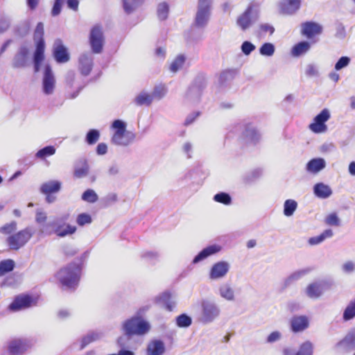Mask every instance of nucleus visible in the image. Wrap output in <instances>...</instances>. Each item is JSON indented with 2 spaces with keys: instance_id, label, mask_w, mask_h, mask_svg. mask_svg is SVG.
I'll return each mask as SVG.
<instances>
[{
  "instance_id": "obj_26",
  "label": "nucleus",
  "mask_w": 355,
  "mask_h": 355,
  "mask_svg": "<svg viewBox=\"0 0 355 355\" xmlns=\"http://www.w3.org/2000/svg\"><path fill=\"white\" fill-rule=\"evenodd\" d=\"M291 329L294 332L303 331L309 325V318L305 315L293 317L291 320Z\"/></svg>"
},
{
  "instance_id": "obj_59",
  "label": "nucleus",
  "mask_w": 355,
  "mask_h": 355,
  "mask_svg": "<svg viewBox=\"0 0 355 355\" xmlns=\"http://www.w3.org/2000/svg\"><path fill=\"white\" fill-rule=\"evenodd\" d=\"M46 219L47 215L46 212H44L42 209H37L36 211L35 220L37 223H43L46 220Z\"/></svg>"
},
{
  "instance_id": "obj_45",
  "label": "nucleus",
  "mask_w": 355,
  "mask_h": 355,
  "mask_svg": "<svg viewBox=\"0 0 355 355\" xmlns=\"http://www.w3.org/2000/svg\"><path fill=\"white\" fill-rule=\"evenodd\" d=\"M168 13V5L166 2L159 3L157 6V15L159 20H166Z\"/></svg>"
},
{
  "instance_id": "obj_38",
  "label": "nucleus",
  "mask_w": 355,
  "mask_h": 355,
  "mask_svg": "<svg viewBox=\"0 0 355 355\" xmlns=\"http://www.w3.org/2000/svg\"><path fill=\"white\" fill-rule=\"evenodd\" d=\"M297 202L293 200L288 199L284 202V214L287 216H291L297 209Z\"/></svg>"
},
{
  "instance_id": "obj_36",
  "label": "nucleus",
  "mask_w": 355,
  "mask_h": 355,
  "mask_svg": "<svg viewBox=\"0 0 355 355\" xmlns=\"http://www.w3.org/2000/svg\"><path fill=\"white\" fill-rule=\"evenodd\" d=\"M123 8L124 11L129 14L132 12L135 9L141 6L144 0H122Z\"/></svg>"
},
{
  "instance_id": "obj_42",
  "label": "nucleus",
  "mask_w": 355,
  "mask_h": 355,
  "mask_svg": "<svg viewBox=\"0 0 355 355\" xmlns=\"http://www.w3.org/2000/svg\"><path fill=\"white\" fill-rule=\"evenodd\" d=\"M324 223L330 226L338 227L340 225V219L336 212H331L326 216Z\"/></svg>"
},
{
  "instance_id": "obj_62",
  "label": "nucleus",
  "mask_w": 355,
  "mask_h": 355,
  "mask_svg": "<svg viewBox=\"0 0 355 355\" xmlns=\"http://www.w3.org/2000/svg\"><path fill=\"white\" fill-rule=\"evenodd\" d=\"M323 239L320 235L313 236L309 239L308 243L311 245H315L323 242Z\"/></svg>"
},
{
  "instance_id": "obj_20",
  "label": "nucleus",
  "mask_w": 355,
  "mask_h": 355,
  "mask_svg": "<svg viewBox=\"0 0 355 355\" xmlns=\"http://www.w3.org/2000/svg\"><path fill=\"white\" fill-rule=\"evenodd\" d=\"M104 42L103 32L99 26H96L92 28L90 33V44L94 53H98L101 51Z\"/></svg>"
},
{
  "instance_id": "obj_23",
  "label": "nucleus",
  "mask_w": 355,
  "mask_h": 355,
  "mask_svg": "<svg viewBox=\"0 0 355 355\" xmlns=\"http://www.w3.org/2000/svg\"><path fill=\"white\" fill-rule=\"evenodd\" d=\"M327 163L324 159L317 157L311 159L306 164V171L312 175H317L325 168Z\"/></svg>"
},
{
  "instance_id": "obj_7",
  "label": "nucleus",
  "mask_w": 355,
  "mask_h": 355,
  "mask_svg": "<svg viewBox=\"0 0 355 355\" xmlns=\"http://www.w3.org/2000/svg\"><path fill=\"white\" fill-rule=\"evenodd\" d=\"M331 111L324 108L313 119L309 125V129L315 134H324L327 132L328 126L326 123L331 119Z\"/></svg>"
},
{
  "instance_id": "obj_52",
  "label": "nucleus",
  "mask_w": 355,
  "mask_h": 355,
  "mask_svg": "<svg viewBox=\"0 0 355 355\" xmlns=\"http://www.w3.org/2000/svg\"><path fill=\"white\" fill-rule=\"evenodd\" d=\"M82 198L85 201L89 202H94L97 200L98 198L95 191L92 189H88L86 191H85L84 193L83 194Z\"/></svg>"
},
{
  "instance_id": "obj_41",
  "label": "nucleus",
  "mask_w": 355,
  "mask_h": 355,
  "mask_svg": "<svg viewBox=\"0 0 355 355\" xmlns=\"http://www.w3.org/2000/svg\"><path fill=\"white\" fill-rule=\"evenodd\" d=\"M214 200L225 205H230L232 203L231 196L228 193L224 192L216 193L214 196Z\"/></svg>"
},
{
  "instance_id": "obj_18",
  "label": "nucleus",
  "mask_w": 355,
  "mask_h": 355,
  "mask_svg": "<svg viewBox=\"0 0 355 355\" xmlns=\"http://www.w3.org/2000/svg\"><path fill=\"white\" fill-rule=\"evenodd\" d=\"M301 0H280L277 8L281 14L291 15L299 10Z\"/></svg>"
},
{
  "instance_id": "obj_9",
  "label": "nucleus",
  "mask_w": 355,
  "mask_h": 355,
  "mask_svg": "<svg viewBox=\"0 0 355 355\" xmlns=\"http://www.w3.org/2000/svg\"><path fill=\"white\" fill-rule=\"evenodd\" d=\"M33 233L30 228H26L10 236L7 243L12 250H18L24 246L32 237Z\"/></svg>"
},
{
  "instance_id": "obj_12",
  "label": "nucleus",
  "mask_w": 355,
  "mask_h": 355,
  "mask_svg": "<svg viewBox=\"0 0 355 355\" xmlns=\"http://www.w3.org/2000/svg\"><path fill=\"white\" fill-rule=\"evenodd\" d=\"M32 347L30 340L26 339L15 338L8 343V351L11 355H18L24 353Z\"/></svg>"
},
{
  "instance_id": "obj_33",
  "label": "nucleus",
  "mask_w": 355,
  "mask_h": 355,
  "mask_svg": "<svg viewBox=\"0 0 355 355\" xmlns=\"http://www.w3.org/2000/svg\"><path fill=\"white\" fill-rule=\"evenodd\" d=\"M61 187V182L56 180H51L44 183L41 187V191L44 194L58 192Z\"/></svg>"
},
{
  "instance_id": "obj_15",
  "label": "nucleus",
  "mask_w": 355,
  "mask_h": 355,
  "mask_svg": "<svg viewBox=\"0 0 355 355\" xmlns=\"http://www.w3.org/2000/svg\"><path fill=\"white\" fill-rule=\"evenodd\" d=\"M53 55L55 61L58 63H66L70 60L68 49L60 39L54 42Z\"/></svg>"
},
{
  "instance_id": "obj_48",
  "label": "nucleus",
  "mask_w": 355,
  "mask_h": 355,
  "mask_svg": "<svg viewBox=\"0 0 355 355\" xmlns=\"http://www.w3.org/2000/svg\"><path fill=\"white\" fill-rule=\"evenodd\" d=\"M275 31V28L269 24H261L259 27L260 36L271 35Z\"/></svg>"
},
{
  "instance_id": "obj_8",
  "label": "nucleus",
  "mask_w": 355,
  "mask_h": 355,
  "mask_svg": "<svg viewBox=\"0 0 355 355\" xmlns=\"http://www.w3.org/2000/svg\"><path fill=\"white\" fill-rule=\"evenodd\" d=\"M56 88V80L52 68L46 64L42 73V92L45 95H52Z\"/></svg>"
},
{
  "instance_id": "obj_6",
  "label": "nucleus",
  "mask_w": 355,
  "mask_h": 355,
  "mask_svg": "<svg viewBox=\"0 0 355 355\" xmlns=\"http://www.w3.org/2000/svg\"><path fill=\"white\" fill-rule=\"evenodd\" d=\"M80 269L73 264L59 271L58 277L60 282L68 288H73L78 282Z\"/></svg>"
},
{
  "instance_id": "obj_21",
  "label": "nucleus",
  "mask_w": 355,
  "mask_h": 355,
  "mask_svg": "<svg viewBox=\"0 0 355 355\" xmlns=\"http://www.w3.org/2000/svg\"><path fill=\"white\" fill-rule=\"evenodd\" d=\"M336 347L344 351L355 349V327L348 331L345 337L337 343Z\"/></svg>"
},
{
  "instance_id": "obj_55",
  "label": "nucleus",
  "mask_w": 355,
  "mask_h": 355,
  "mask_svg": "<svg viewBox=\"0 0 355 355\" xmlns=\"http://www.w3.org/2000/svg\"><path fill=\"white\" fill-rule=\"evenodd\" d=\"M99 132L96 130H91L87 135V141L89 144L96 143L99 139Z\"/></svg>"
},
{
  "instance_id": "obj_22",
  "label": "nucleus",
  "mask_w": 355,
  "mask_h": 355,
  "mask_svg": "<svg viewBox=\"0 0 355 355\" xmlns=\"http://www.w3.org/2000/svg\"><path fill=\"white\" fill-rule=\"evenodd\" d=\"M65 1L68 8L73 11L78 10L79 6L78 0H54V3L51 11V15L53 17L59 15L61 12L62 6Z\"/></svg>"
},
{
  "instance_id": "obj_30",
  "label": "nucleus",
  "mask_w": 355,
  "mask_h": 355,
  "mask_svg": "<svg viewBox=\"0 0 355 355\" xmlns=\"http://www.w3.org/2000/svg\"><path fill=\"white\" fill-rule=\"evenodd\" d=\"M92 60L91 55L84 53L80 55L79 63L80 70L82 74L87 76L90 73L92 67Z\"/></svg>"
},
{
  "instance_id": "obj_2",
  "label": "nucleus",
  "mask_w": 355,
  "mask_h": 355,
  "mask_svg": "<svg viewBox=\"0 0 355 355\" xmlns=\"http://www.w3.org/2000/svg\"><path fill=\"white\" fill-rule=\"evenodd\" d=\"M150 329V323L140 316H134L125 320L122 324V330L127 336H143Z\"/></svg>"
},
{
  "instance_id": "obj_25",
  "label": "nucleus",
  "mask_w": 355,
  "mask_h": 355,
  "mask_svg": "<svg viewBox=\"0 0 355 355\" xmlns=\"http://www.w3.org/2000/svg\"><path fill=\"white\" fill-rule=\"evenodd\" d=\"M259 10L250 5L246 10L239 17L237 22H254L259 19Z\"/></svg>"
},
{
  "instance_id": "obj_58",
  "label": "nucleus",
  "mask_w": 355,
  "mask_h": 355,
  "mask_svg": "<svg viewBox=\"0 0 355 355\" xmlns=\"http://www.w3.org/2000/svg\"><path fill=\"white\" fill-rule=\"evenodd\" d=\"M305 73L309 76H316L319 74L317 67L313 64L306 66Z\"/></svg>"
},
{
  "instance_id": "obj_64",
  "label": "nucleus",
  "mask_w": 355,
  "mask_h": 355,
  "mask_svg": "<svg viewBox=\"0 0 355 355\" xmlns=\"http://www.w3.org/2000/svg\"><path fill=\"white\" fill-rule=\"evenodd\" d=\"M107 146L104 143H101L97 146L96 152L98 155H103L107 153Z\"/></svg>"
},
{
  "instance_id": "obj_51",
  "label": "nucleus",
  "mask_w": 355,
  "mask_h": 355,
  "mask_svg": "<svg viewBox=\"0 0 355 355\" xmlns=\"http://www.w3.org/2000/svg\"><path fill=\"white\" fill-rule=\"evenodd\" d=\"M17 230V223L15 221H12L10 223H6L3 225L0 231L1 233L5 234H9Z\"/></svg>"
},
{
  "instance_id": "obj_34",
  "label": "nucleus",
  "mask_w": 355,
  "mask_h": 355,
  "mask_svg": "<svg viewBox=\"0 0 355 355\" xmlns=\"http://www.w3.org/2000/svg\"><path fill=\"white\" fill-rule=\"evenodd\" d=\"M355 318V299L351 300L343 313V320L345 322L349 321Z\"/></svg>"
},
{
  "instance_id": "obj_57",
  "label": "nucleus",
  "mask_w": 355,
  "mask_h": 355,
  "mask_svg": "<svg viewBox=\"0 0 355 355\" xmlns=\"http://www.w3.org/2000/svg\"><path fill=\"white\" fill-rule=\"evenodd\" d=\"M281 338H282L281 332H279L278 331H272V333H270L268 336V337L266 338V342L268 343H275V342L279 340Z\"/></svg>"
},
{
  "instance_id": "obj_32",
  "label": "nucleus",
  "mask_w": 355,
  "mask_h": 355,
  "mask_svg": "<svg viewBox=\"0 0 355 355\" xmlns=\"http://www.w3.org/2000/svg\"><path fill=\"white\" fill-rule=\"evenodd\" d=\"M311 48L310 43L308 42H301L293 46L291 54L293 57H300L307 53Z\"/></svg>"
},
{
  "instance_id": "obj_46",
  "label": "nucleus",
  "mask_w": 355,
  "mask_h": 355,
  "mask_svg": "<svg viewBox=\"0 0 355 355\" xmlns=\"http://www.w3.org/2000/svg\"><path fill=\"white\" fill-rule=\"evenodd\" d=\"M89 172V166L86 163H83L80 166L76 168L74 171V175L78 178L85 177Z\"/></svg>"
},
{
  "instance_id": "obj_63",
  "label": "nucleus",
  "mask_w": 355,
  "mask_h": 355,
  "mask_svg": "<svg viewBox=\"0 0 355 355\" xmlns=\"http://www.w3.org/2000/svg\"><path fill=\"white\" fill-rule=\"evenodd\" d=\"M40 0H26V6L30 10H35L39 6Z\"/></svg>"
},
{
  "instance_id": "obj_37",
  "label": "nucleus",
  "mask_w": 355,
  "mask_h": 355,
  "mask_svg": "<svg viewBox=\"0 0 355 355\" xmlns=\"http://www.w3.org/2000/svg\"><path fill=\"white\" fill-rule=\"evenodd\" d=\"M243 135L248 141H256L259 139V134L252 125H248L244 131Z\"/></svg>"
},
{
  "instance_id": "obj_61",
  "label": "nucleus",
  "mask_w": 355,
  "mask_h": 355,
  "mask_svg": "<svg viewBox=\"0 0 355 355\" xmlns=\"http://www.w3.org/2000/svg\"><path fill=\"white\" fill-rule=\"evenodd\" d=\"M193 146L190 142H185L182 145V150L187 154L188 157H191V152H192Z\"/></svg>"
},
{
  "instance_id": "obj_5",
  "label": "nucleus",
  "mask_w": 355,
  "mask_h": 355,
  "mask_svg": "<svg viewBox=\"0 0 355 355\" xmlns=\"http://www.w3.org/2000/svg\"><path fill=\"white\" fill-rule=\"evenodd\" d=\"M76 227L75 226H72L59 220L49 223L48 224L43 225L40 229V232L42 234H51L52 233H55L60 237H64L67 235L72 234L76 232Z\"/></svg>"
},
{
  "instance_id": "obj_13",
  "label": "nucleus",
  "mask_w": 355,
  "mask_h": 355,
  "mask_svg": "<svg viewBox=\"0 0 355 355\" xmlns=\"http://www.w3.org/2000/svg\"><path fill=\"white\" fill-rule=\"evenodd\" d=\"M313 350L314 345L313 343L306 340L300 345L297 350L291 347H284L282 350V354L283 355H313Z\"/></svg>"
},
{
  "instance_id": "obj_10",
  "label": "nucleus",
  "mask_w": 355,
  "mask_h": 355,
  "mask_svg": "<svg viewBox=\"0 0 355 355\" xmlns=\"http://www.w3.org/2000/svg\"><path fill=\"white\" fill-rule=\"evenodd\" d=\"M328 288V283L325 281H315L309 284L304 289V295L311 300H318Z\"/></svg>"
},
{
  "instance_id": "obj_4",
  "label": "nucleus",
  "mask_w": 355,
  "mask_h": 355,
  "mask_svg": "<svg viewBox=\"0 0 355 355\" xmlns=\"http://www.w3.org/2000/svg\"><path fill=\"white\" fill-rule=\"evenodd\" d=\"M200 321L209 324L218 319L221 313L220 306L212 300L203 299L200 302Z\"/></svg>"
},
{
  "instance_id": "obj_44",
  "label": "nucleus",
  "mask_w": 355,
  "mask_h": 355,
  "mask_svg": "<svg viewBox=\"0 0 355 355\" xmlns=\"http://www.w3.org/2000/svg\"><path fill=\"white\" fill-rule=\"evenodd\" d=\"M275 51V46L269 42L263 44L259 49L260 54L268 57L273 55Z\"/></svg>"
},
{
  "instance_id": "obj_40",
  "label": "nucleus",
  "mask_w": 355,
  "mask_h": 355,
  "mask_svg": "<svg viewBox=\"0 0 355 355\" xmlns=\"http://www.w3.org/2000/svg\"><path fill=\"white\" fill-rule=\"evenodd\" d=\"M15 267V261L12 259H6L0 262V276L12 271Z\"/></svg>"
},
{
  "instance_id": "obj_43",
  "label": "nucleus",
  "mask_w": 355,
  "mask_h": 355,
  "mask_svg": "<svg viewBox=\"0 0 355 355\" xmlns=\"http://www.w3.org/2000/svg\"><path fill=\"white\" fill-rule=\"evenodd\" d=\"M191 318L186 314H182L176 318V324L179 327L181 328L189 327L191 324Z\"/></svg>"
},
{
  "instance_id": "obj_24",
  "label": "nucleus",
  "mask_w": 355,
  "mask_h": 355,
  "mask_svg": "<svg viewBox=\"0 0 355 355\" xmlns=\"http://www.w3.org/2000/svg\"><path fill=\"white\" fill-rule=\"evenodd\" d=\"M301 31L306 37L313 40L322 33V27L319 24H304Z\"/></svg>"
},
{
  "instance_id": "obj_1",
  "label": "nucleus",
  "mask_w": 355,
  "mask_h": 355,
  "mask_svg": "<svg viewBox=\"0 0 355 355\" xmlns=\"http://www.w3.org/2000/svg\"><path fill=\"white\" fill-rule=\"evenodd\" d=\"M110 130L112 132L111 141L115 145L127 146L135 140V134L127 130V123L121 119L114 120Z\"/></svg>"
},
{
  "instance_id": "obj_14",
  "label": "nucleus",
  "mask_w": 355,
  "mask_h": 355,
  "mask_svg": "<svg viewBox=\"0 0 355 355\" xmlns=\"http://www.w3.org/2000/svg\"><path fill=\"white\" fill-rule=\"evenodd\" d=\"M213 0H198L196 22H205L209 19Z\"/></svg>"
},
{
  "instance_id": "obj_47",
  "label": "nucleus",
  "mask_w": 355,
  "mask_h": 355,
  "mask_svg": "<svg viewBox=\"0 0 355 355\" xmlns=\"http://www.w3.org/2000/svg\"><path fill=\"white\" fill-rule=\"evenodd\" d=\"M55 153V148L53 146H46L41 150H40L36 153V157L38 158L43 159L46 156H50L54 155Z\"/></svg>"
},
{
  "instance_id": "obj_29",
  "label": "nucleus",
  "mask_w": 355,
  "mask_h": 355,
  "mask_svg": "<svg viewBox=\"0 0 355 355\" xmlns=\"http://www.w3.org/2000/svg\"><path fill=\"white\" fill-rule=\"evenodd\" d=\"M313 193L319 198H328L332 195L331 188L322 182L317 183L313 187Z\"/></svg>"
},
{
  "instance_id": "obj_27",
  "label": "nucleus",
  "mask_w": 355,
  "mask_h": 355,
  "mask_svg": "<svg viewBox=\"0 0 355 355\" xmlns=\"http://www.w3.org/2000/svg\"><path fill=\"white\" fill-rule=\"evenodd\" d=\"M155 302L160 306L166 307L168 311H172L175 306L173 297L168 292H164L155 297Z\"/></svg>"
},
{
  "instance_id": "obj_50",
  "label": "nucleus",
  "mask_w": 355,
  "mask_h": 355,
  "mask_svg": "<svg viewBox=\"0 0 355 355\" xmlns=\"http://www.w3.org/2000/svg\"><path fill=\"white\" fill-rule=\"evenodd\" d=\"M166 93V89L164 86L156 87L151 94L153 96V100H160Z\"/></svg>"
},
{
  "instance_id": "obj_56",
  "label": "nucleus",
  "mask_w": 355,
  "mask_h": 355,
  "mask_svg": "<svg viewBox=\"0 0 355 355\" xmlns=\"http://www.w3.org/2000/svg\"><path fill=\"white\" fill-rule=\"evenodd\" d=\"M342 271L347 274L352 273L355 271V261H347L341 266Z\"/></svg>"
},
{
  "instance_id": "obj_54",
  "label": "nucleus",
  "mask_w": 355,
  "mask_h": 355,
  "mask_svg": "<svg viewBox=\"0 0 355 355\" xmlns=\"http://www.w3.org/2000/svg\"><path fill=\"white\" fill-rule=\"evenodd\" d=\"M350 62V58L347 56L341 57L335 64V69L340 71L347 67Z\"/></svg>"
},
{
  "instance_id": "obj_19",
  "label": "nucleus",
  "mask_w": 355,
  "mask_h": 355,
  "mask_svg": "<svg viewBox=\"0 0 355 355\" xmlns=\"http://www.w3.org/2000/svg\"><path fill=\"white\" fill-rule=\"evenodd\" d=\"M30 59V51L26 46H21L12 61V67L21 69L26 67Z\"/></svg>"
},
{
  "instance_id": "obj_53",
  "label": "nucleus",
  "mask_w": 355,
  "mask_h": 355,
  "mask_svg": "<svg viewBox=\"0 0 355 355\" xmlns=\"http://www.w3.org/2000/svg\"><path fill=\"white\" fill-rule=\"evenodd\" d=\"M92 221V217L87 214H80L77 216L76 218V223L80 226L90 224Z\"/></svg>"
},
{
  "instance_id": "obj_17",
  "label": "nucleus",
  "mask_w": 355,
  "mask_h": 355,
  "mask_svg": "<svg viewBox=\"0 0 355 355\" xmlns=\"http://www.w3.org/2000/svg\"><path fill=\"white\" fill-rule=\"evenodd\" d=\"M218 294L225 301L233 302L236 301L237 295L233 285L230 282H223L218 288Z\"/></svg>"
},
{
  "instance_id": "obj_3",
  "label": "nucleus",
  "mask_w": 355,
  "mask_h": 355,
  "mask_svg": "<svg viewBox=\"0 0 355 355\" xmlns=\"http://www.w3.org/2000/svg\"><path fill=\"white\" fill-rule=\"evenodd\" d=\"M44 27L42 24H38L34 33L35 49L33 53L35 71L40 70L42 63L44 60L45 43L43 39Z\"/></svg>"
},
{
  "instance_id": "obj_16",
  "label": "nucleus",
  "mask_w": 355,
  "mask_h": 355,
  "mask_svg": "<svg viewBox=\"0 0 355 355\" xmlns=\"http://www.w3.org/2000/svg\"><path fill=\"white\" fill-rule=\"evenodd\" d=\"M36 304L34 298L29 295H19L10 304L9 309L12 311H19L28 308Z\"/></svg>"
},
{
  "instance_id": "obj_35",
  "label": "nucleus",
  "mask_w": 355,
  "mask_h": 355,
  "mask_svg": "<svg viewBox=\"0 0 355 355\" xmlns=\"http://www.w3.org/2000/svg\"><path fill=\"white\" fill-rule=\"evenodd\" d=\"M153 101V96L151 93L145 91L141 92L135 99L136 104L139 105H148Z\"/></svg>"
},
{
  "instance_id": "obj_60",
  "label": "nucleus",
  "mask_w": 355,
  "mask_h": 355,
  "mask_svg": "<svg viewBox=\"0 0 355 355\" xmlns=\"http://www.w3.org/2000/svg\"><path fill=\"white\" fill-rule=\"evenodd\" d=\"M254 49L255 46L250 42H244L241 46L242 51L245 55H249Z\"/></svg>"
},
{
  "instance_id": "obj_49",
  "label": "nucleus",
  "mask_w": 355,
  "mask_h": 355,
  "mask_svg": "<svg viewBox=\"0 0 355 355\" xmlns=\"http://www.w3.org/2000/svg\"><path fill=\"white\" fill-rule=\"evenodd\" d=\"M307 272H308V270H297V271L293 272L289 277H288L286 282L287 283H291L292 282L298 280L300 278H302L303 276H304Z\"/></svg>"
},
{
  "instance_id": "obj_11",
  "label": "nucleus",
  "mask_w": 355,
  "mask_h": 355,
  "mask_svg": "<svg viewBox=\"0 0 355 355\" xmlns=\"http://www.w3.org/2000/svg\"><path fill=\"white\" fill-rule=\"evenodd\" d=\"M230 269V264L225 261L215 263L211 267L209 272V278L211 281L219 280L225 278Z\"/></svg>"
},
{
  "instance_id": "obj_39",
  "label": "nucleus",
  "mask_w": 355,
  "mask_h": 355,
  "mask_svg": "<svg viewBox=\"0 0 355 355\" xmlns=\"http://www.w3.org/2000/svg\"><path fill=\"white\" fill-rule=\"evenodd\" d=\"M186 58L183 55H178L171 63L169 69L173 73H176L181 69L184 63Z\"/></svg>"
},
{
  "instance_id": "obj_31",
  "label": "nucleus",
  "mask_w": 355,
  "mask_h": 355,
  "mask_svg": "<svg viewBox=\"0 0 355 355\" xmlns=\"http://www.w3.org/2000/svg\"><path fill=\"white\" fill-rule=\"evenodd\" d=\"M220 247L217 245H212L203 249L194 259L193 262L198 263L210 255H212L220 250Z\"/></svg>"
},
{
  "instance_id": "obj_28",
  "label": "nucleus",
  "mask_w": 355,
  "mask_h": 355,
  "mask_svg": "<svg viewBox=\"0 0 355 355\" xmlns=\"http://www.w3.org/2000/svg\"><path fill=\"white\" fill-rule=\"evenodd\" d=\"M165 352L164 343L159 340L150 341L147 347V355H162Z\"/></svg>"
}]
</instances>
